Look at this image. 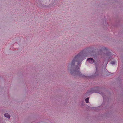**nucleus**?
<instances>
[{"instance_id":"obj_1","label":"nucleus","mask_w":123,"mask_h":123,"mask_svg":"<svg viewBox=\"0 0 123 123\" xmlns=\"http://www.w3.org/2000/svg\"><path fill=\"white\" fill-rule=\"evenodd\" d=\"M92 48L91 47L86 48L80 52L76 55L73 60L71 63L69 64L68 66V69L70 71L72 75L79 77L84 79H88L90 77L86 76L82 74L80 72V68L81 65V62L83 60V57L85 54L89 53H93V51Z\"/></svg>"},{"instance_id":"obj_2","label":"nucleus","mask_w":123,"mask_h":123,"mask_svg":"<svg viewBox=\"0 0 123 123\" xmlns=\"http://www.w3.org/2000/svg\"><path fill=\"white\" fill-rule=\"evenodd\" d=\"M99 88L98 87L91 88L88 90L86 92V94L89 95L94 93L97 92L101 94L103 96V93L99 90Z\"/></svg>"},{"instance_id":"obj_3","label":"nucleus","mask_w":123,"mask_h":123,"mask_svg":"<svg viewBox=\"0 0 123 123\" xmlns=\"http://www.w3.org/2000/svg\"><path fill=\"white\" fill-rule=\"evenodd\" d=\"M87 61L90 63H93L94 62V60L92 58H88L87 59Z\"/></svg>"},{"instance_id":"obj_4","label":"nucleus","mask_w":123,"mask_h":123,"mask_svg":"<svg viewBox=\"0 0 123 123\" xmlns=\"http://www.w3.org/2000/svg\"><path fill=\"white\" fill-rule=\"evenodd\" d=\"M80 107L81 108H83L84 110L86 109V108L85 104L83 102V101H82V103L80 105Z\"/></svg>"},{"instance_id":"obj_5","label":"nucleus","mask_w":123,"mask_h":123,"mask_svg":"<svg viewBox=\"0 0 123 123\" xmlns=\"http://www.w3.org/2000/svg\"><path fill=\"white\" fill-rule=\"evenodd\" d=\"M96 72L95 74V75H98L99 74L98 70V67L97 65H96Z\"/></svg>"},{"instance_id":"obj_6","label":"nucleus","mask_w":123,"mask_h":123,"mask_svg":"<svg viewBox=\"0 0 123 123\" xmlns=\"http://www.w3.org/2000/svg\"><path fill=\"white\" fill-rule=\"evenodd\" d=\"M107 50V49L105 47H103L101 49H100L99 51V52L100 53H101L102 51L106 50Z\"/></svg>"},{"instance_id":"obj_7","label":"nucleus","mask_w":123,"mask_h":123,"mask_svg":"<svg viewBox=\"0 0 123 123\" xmlns=\"http://www.w3.org/2000/svg\"><path fill=\"white\" fill-rule=\"evenodd\" d=\"M4 116L5 117L7 118H10V115L7 113H6L5 114Z\"/></svg>"},{"instance_id":"obj_8","label":"nucleus","mask_w":123,"mask_h":123,"mask_svg":"<svg viewBox=\"0 0 123 123\" xmlns=\"http://www.w3.org/2000/svg\"><path fill=\"white\" fill-rule=\"evenodd\" d=\"M111 63L112 64H115V61H112L111 62Z\"/></svg>"},{"instance_id":"obj_9","label":"nucleus","mask_w":123,"mask_h":123,"mask_svg":"<svg viewBox=\"0 0 123 123\" xmlns=\"http://www.w3.org/2000/svg\"><path fill=\"white\" fill-rule=\"evenodd\" d=\"M86 103H88L89 102V100H85Z\"/></svg>"},{"instance_id":"obj_10","label":"nucleus","mask_w":123,"mask_h":123,"mask_svg":"<svg viewBox=\"0 0 123 123\" xmlns=\"http://www.w3.org/2000/svg\"><path fill=\"white\" fill-rule=\"evenodd\" d=\"M89 97L87 98H86L85 100H89Z\"/></svg>"},{"instance_id":"obj_11","label":"nucleus","mask_w":123,"mask_h":123,"mask_svg":"<svg viewBox=\"0 0 123 123\" xmlns=\"http://www.w3.org/2000/svg\"><path fill=\"white\" fill-rule=\"evenodd\" d=\"M95 109H98V107H95Z\"/></svg>"},{"instance_id":"obj_12","label":"nucleus","mask_w":123,"mask_h":123,"mask_svg":"<svg viewBox=\"0 0 123 123\" xmlns=\"http://www.w3.org/2000/svg\"><path fill=\"white\" fill-rule=\"evenodd\" d=\"M108 114V113H106V114Z\"/></svg>"}]
</instances>
